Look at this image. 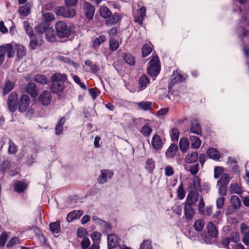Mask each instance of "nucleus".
Instances as JSON below:
<instances>
[{
	"label": "nucleus",
	"mask_w": 249,
	"mask_h": 249,
	"mask_svg": "<svg viewBox=\"0 0 249 249\" xmlns=\"http://www.w3.org/2000/svg\"><path fill=\"white\" fill-rule=\"evenodd\" d=\"M81 247L83 249H99V246L98 244H93L88 249L90 245V242L89 238L84 237L81 243Z\"/></svg>",
	"instance_id": "20"
},
{
	"label": "nucleus",
	"mask_w": 249,
	"mask_h": 249,
	"mask_svg": "<svg viewBox=\"0 0 249 249\" xmlns=\"http://www.w3.org/2000/svg\"><path fill=\"white\" fill-rule=\"evenodd\" d=\"M8 235L6 232H2L0 235V246L3 247L5 245Z\"/></svg>",
	"instance_id": "58"
},
{
	"label": "nucleus",
	"mask_w": 249,
	"mask_h": 249,
	"mask_svg": "<svg viewBox=\"0 0 249 249\" xmlns=\"http://www.w3.org/2000/svg\"><path fill=\"white\" fill-rule=\"evenodd\" d=\"M227 193V185H222L218 189V194L221 196H224L226 195Z\"/></svg>",
	"instance_id": "62"
},
{
	"label": "nucleus",
	"mask_w": 249,
	"mask_h": 249,
	"mask_svg": "<svg viewBox=\"0 0 249 249\" xmlns=\"http://www.w3.org/2000/svg\"><path fill=\"white\" fill-rule=\"evenodd\" d=\"M66 119L64 117H62L59 120L55 127V134L56 135H60L62 133L63 130V125Z\"/></svg>",
	"instance_id": "32"
},
{
	"label": "nucleus",
	"mask_w": 249,
	"mask_h": 249,
	"mask_svg": "<svg viewBox=\"0 0 249 249\" xmlns=\"http://www.w3.org/2000/svg\"><path fill=\"white\" fill-rule=\"evenodd\" d=\"M231 179L230 175L227 173L222 174L220 179L218 181V183H220L222 185H227Z\"/></svg>",
	"instance_id": "42"
},
{
	"label": "nucleus",
	"mask_w": 249,
	"mask_h": 249,
	"mask_svg": "<svg viewBox=\"0 0 249 249\" xmlns=\"http://www.w3.org/2000/svg\"><path fill=\"white\" fill-rule=\"evenodd\" d=\"M34 80L36 82L41 84H46L48 82V79L45 75L40 74H36L34 78Z\"/></svg>",
	"instance_id": "41"
},
{
	"label": "nucleus",
	"mask_w": 249,
	"mask_h": 249,
	"mask_svg": "<svg viewBox=\"0 0 249 249\" xmlns=\"http://www.w3.org/2000/svg\"><path fill=\"white\" fill-rule=\"evenodd\" d=\"M113 176V172L109 170H102L101 175L98 178V181L99 183L104 184L107 178H110Z\"/></svg>",
	"instance_id": "9"
},
{
	"label": "nucleus",
	"mask_w": 249,
	"mask_h": 249,
	"mask_svg": "<svg viewBox=\"0 0 249 249\" xmlns=\"http://www.w3.org/2000/svg\"><path fill=\"white\" fill-rule=\"evenodd\" d=\"M16 51H17V56L18 59L24 57L26 54V49L21 44H15Z\"/></svg>",
	"instance_id": "25"
},
{
	"label": "nucleus",
	"mask_w": 249,
	"mask_h": 249,
	"mask_svg": "<svg viewBox=\"0 0 249 249\" xmlns=\"http://www.w3.org/2000/svg\"><path fill=\"white\" fill-rule=\"evenodd\" d=\"M191 146L195 149H198L201 145V141L196 136H193L190 137Z\"/></svg>",
	"instance_id": "36"
},
{
	"label": "nucleus",
	"mask_w": 249,
	"mask_h": 249,
	"mask_svg": "<svg viewBox=\"0 0 249 249\" xmlns=\"http://www.w3.org/2000/svg\"><path fill=\"white\" fill-rule=\"evenodd\" d=\"M145 12L146 8L144 7H142L138 10L134 17V21L139 24H142L145 15Z\"/></svg>",
	"instance_id": "13"
},
{
	"label": "nucleus",
	"mask_w": 249,
	"mask_h": 249,
	"mask_svg": "<svg viewBox=\"0 0 249 249\" xmlns=\"http://www.w3.org/2000/svg\"><path fill=\"white\" fill-rule=\"evenodd\" d=\"M17 151V146L11 141L9 142L8 152L11 154H15Z\"/></svg>",
	"instance_id": "59"
},
{
	"label": "nucleus",
	"mask_w": 249,
	"mask_h": 249,
	"mask_svg": "<svg viewBox=\"0 0 249 249\" xmlns=\"http://www.w3.org/2000/svg\"><path fill=\"white\" fill-rule=\"evenodd\" d=\"M151 144L154 149L159 151L162 148L163 143L160 137L156 134L152 138Z\"/></svg>",
	"instance_id": "12"
},
{
	"label": "nucleus",
	"mask_w": 249,
	"mask_h": 249,
	"mask_svg": "<svg viewBox=\"0 0 249 249\" xmlns=\"http://www.w3.org/2000/svg\"><path fill=\"white\" fill-rule=\"evenodd\" d=\"M60 229V223L59 222H53L50 224V229L53 234L59 233Z\"/></svg>",
	"instance_id": "43"
},
{
	"label": "nucleus",
	"mask_w": 249,
	"mask_h": 249,
	"mask_svg": "<svg viewBox=\"0 0 249 249\" xmlns=\"http://www.w3.org/2000/svg\"><path fill=\"white\" fill-rule=\"evenodd\" d=\"M138 107L144 110H150L151 109V103L150 102H141L138 103Z\"/></svg>",
	"instance_id": "48"
},
{
	"label": "nucleus",
	"mask_w": 249,
	"mask_h": 249,
	"mask_svg": "<svg viewBox=\"0 0 249 249\" xmlns=\"http://www.w3.org/2000/svg\"><path fill=\"white\" fill-rule=\"evenodd\" d=\"M173 211L178 216L182 213V207L179 203H176L172 207Z\"/></svg>",
	"instance_id": "57"
},
{
	"label": "nucleus",
	"mask_w": 249,
	"mask_h": 249,
	"mask_svg": "<svg viewBox=\"0 0 249 249\" xmlns=\"http://www.w3.org/2000/svg\"><path fill=\"white\" fill-rule=\"evenodd\" d=\"M55 30L56 35L59 38L68 37L71 35L70 27L63 21H60L56 24Z\"/></svg>",
	"instance_id": "3"
},
{
	"label": "nucleus",
	"mask_w": 249,
	"mask_h": 249,
	"mask_svg": "<svg viewBox=\"0 0 249 249\" xmlns=\"http://www.w3.org/2000/svg\"><path fill=\"white\" fill-rule=\"evenodd\" d=\"M83 213L81 210L73 211L68 214L67 220L69 222H71L74 219L79 218Z\"/></svg>",
	"instance_id": "21"
},
{
	"label": "nucleus",
	"mask_w": 249,
	"mask_h": 249,
	"mask_svg": "<svg viewBox=\"0 0 249 249\" xmlns=\"http://www.w3.org/2000/svg\"><path fill=\"white\" fill-rule=\"evenodd\" d=\"M145 168L149 172H151L154 169L155 163L152 159L146 160Z\"/></svg>",
	"instance_id": "51"
},
{
	"label": "nucleus",
	"mask_w": 249,
	"mask_h": 249,
	"mask_svg": "<svg viewBox=\"0 0 249 249\" xmlns=\"http://www.w3.org/2000/svg\"><path fill=\"white\" fill-rule=\"evenodd\" d=\"M83 12L88 19H91L94 14L95 8L89 2L85 1L83 4Z\"/></svg>",
	"instance_id": "5"
},
{
	"label": "nucleus",
	"mask_w": 249,
	"mask_h": 249,
	"mask_svg": "<svg viewBox=\"0 0 249 249\" xmlns=\"http://www.w3.org/2000/svg\"><path fill=\"white\" fill-rule=\"evenodd\" d=\"M150 82L149 77L146 75H142L139 79V84L140 85V90L145 89L148 84Z\"/></svg>",
	"instance_id": "24"
},
{
	"label": "nucleus",
	"mask_w": 249,
	"mask_h": 249,
	"mask_svg": "<svg viewBox=\"0 0 249 249\" xmlns=\"http://www.w3.org/2000/svg\"><path fill=\"white\" fill-rule=\"evenodd\" d=\"M189 141L187 138H181L179 141V147L182 152H185L189 147Z\"/></svg>",
	"instance_id": "37"
},
{
	"label": "nucleus",
	"mask_w": 249,
	"mask_h": 249,
	"mask_svg": "<svg viewBox=\"0 0 249 249\" xmlns=\"http://www.w3.org/2000/svg\"><path fill=\"white\" fill-rule=\"evenodd\" d=\"M57 59L61 62L67 63L70 65L73 66L74 68H77L78 67V65L72 61H71L70 59L62 56L60 55L57 57Z\"/></svg>",
	"instance_id": "39"
},
{
	"label": "nucleus",
	"mask_w": 249,
	"mask_h": 249,
	"mask_svg": "<svg viewBox=\"0 0 249 249\" xmlns=\"http://www.w3.org/2000/svg\"><path fill=\"white\" fill-rule=\"evenodd\" d=\"M74 81L82 89H86L87 87L86 85L80 81L79 77L76 75H74L72 76Z\"/></svg>",
	"instance_id": "60"
},
{
	"label": "nucleus",
	"mask_w": 249,
	"mask_h": 249,
	"mask_svg": "<svg viewBox=\"0 0 249 249\" xmlns=\"http://www.w3.org/2000/svg\"><path fill=\"white\" fill-rule=\"evenodd\" d=\"M178 146L177 144H171L165 152V157L167 159H173L175 156Z\"/></svg>",
	"instance_id": "18"
},
{
	"label": "nucleus",
	"mask_w": 249,
	"mask_h": 249,
	"mask_svg": "<svg viewBox=\"0 0 249 249\" xmlns=\"http://www.w3.org/2000/svg\"><path fill=\"white\" fill-rule=\"evenodd\" d=\"M67 79L65 74L56 72L53 74L51 78L52 84L50 90L53 93H58L62 91L65 88L64 83Z\"/></svg>",
	"instance_id": "1"
},
{
	"label": "nucleus",
	"mask_w": 249,
	"mask_h": 249,
	"mask_svg": "<svg viewBox=\"0 0 249 249\" xmlns=\"http://www.w3.org/2000/svg\"><path fill=\"white\" fill-rule=\"evenodd\" d=\"M140 131L144 136L147 137L150 135L152 132V128L149 124H146L142 128Z\"/></svg>",
	"instance_id": "50"
},
{
	"label": "nucleus",
	"mask_w": 249,
	"mask_h": 249,
	"mask_svg": "<svg viewBox=\"0 0 249 249\" xmlns=\"http://www.w3.org/2000/svg\"><path fill=\"white\" fill-rule=\"evenodd\" d=\"M190 131L191 132L198 135L201 133V128L199 126V124H198L197 120H194L191 122L190 125Z\"/></svg>",
	"instance_id": "29"
},
{
	"label": "nucleus",
	"mask_w": 249,
	"mask_h": 249,
	"mask_svg": "<svg viewBox=\"0 0 249 249\" xmlns=\"http://www.w3.org/2000/svg\"><path fill=\"white\" fill-rule=\"evenodd\" d=\"M239 234L237 232H233L231 234L230 239L227 238L223 241L224 244H228L230 242V240L234 242H237L239 241Z\"/></svg>",
	"instance_id": "38"
},
{
	"label": "nucleus",
	"mask_w": 249,
	"mask_h": 249,
	"mask_svg": "<svg viewBox=\"0 0 249 249\" xmlns=\"http://www.w3.org/2000/svg\"><path fill=\"white\" fill-rule=\"evenodd\" d=\"M223 172V169L220 167H216L214 170V177L215 178H218Z\"/></svg>",
	"instance_id": "63"
},
{
	"label": "nucleus",
	"mask_w": 249,
	"mask_h": 249,
	"mask_svg": "<svg viewBox=\"0 0 249 249\" xmlns=\"http://www.w3.org/2000/svg\"><path fill=\"white\" fill-rule=\"evenodd\" d=\"M207 229L209 235L212 237H216L218 234V231L212 222H210L207 225Z\"/></svg>",
	"instance_id": "22"
},
{
	"label": "nucleus",
	"mask_w": 249,
	"mask_h": 249,
	"mask_svg": "<svg viewBox=\"0 0 249 249\" xmlns=\"http://www.w3.org/2000/svg\"><path fill=\"white\" fill-rule=\"evenodd\" d=\"M55 13L58 16L65 18H72L76 14V10L70 6H59L55 9Z\"/></svg>",
	"instance_id": "4"
},
{
	"label": "nucleus",
	"mask_w": 249,
	"mask_h": 249,
	"mask_svg": "<svg viewBox=\"0 0 249 249\" xmlns=\"http://www.w3.org/2000/svg\"><path fill=\"white\" fill-rule=\"evenodd\" d=\"M189 188L190 189L196 192H197L198 190H200V179L198 177H195L193 178L192 182L190 183L189 185Z\"/></svg>",
	"instance_id": "26"
},
{
	"label": "nucleus",
	"mask_w": 249,
	"mask_h": 249,
	"mask_svg": "<svg viewBox=\"0 0 249 249\" xmlns=\"http://www.w3.org/2000/svg\"><path fill=\"white\" fill-rule=\"evenodd\" d=\"M177 194L178 196L180 199H182L185 197V192L183 189L182 184H181L178 187Z\"/></svg>",
	"instance_id": "56"
},
{
	"label": "nucleus",
	"mask_w": 249,
	"mask_h": 249,
	"mask_svg": "<svg viewBox=\"0 0 249 249\" xmlns=\"http://www.w3.org/2000/svg\"><path fill=\"white\" fill-rule=\"evenodd\" d=\"M52 100V95L51 93L48 91H44L42 92L39 97V100L43 105H49Z\"/></svg>",
	"instance_id": "14"
},
{
	"label": "nucleus",
	"mask_w": 249,
	"mask_h": 249,
	"mask_svg": "<svg viewBox=\"0 0 249 249\" xmlns=\"http://www.w3.org/2000/svg\"><path fill=\"white\" fill-rule=\"evenodd\" d=\"M230 201L232 206L235 209L239 208L241 205L240 200L236 196H232Z\"/></svg>",
	"instance_id": "44"
},
{
	"label": "nucleus",
	"mask_w": 249,
	"mask_h": 249,
	"mask_svg": "<svg viewBox=\"0 0 249 249\" xmlns=\"http://www.w3.org/2000/svg\"><path fill=\"white\" fill-rule=\"evenodd\" d=\"M199 199V194L197 192L192 190L188 195L185 204L190 206L195 205Z\"/></svg>",
	"instance_id": "7"
},
{
	"label": "nucleus",
	"mask_w": 249,
	"mask_h": 249,
	"mask_svg": "<svg viewBox=\"0 0 249 249\" xmlns=\"http://www.w3.org/2000/svg\"><path fill=\"white\" fill-rule=\"evenodd\" d=\"M46 37L49 41H53L54 40V32L52 28H47L46 30Z\"/></svg>",
	"instance_id": "45"
},
{
	"label": "nucleus",
	"mask_w": 249,
	"mask_h": 249,
	"mask_svg": "<svg viewBox=\"0 0 249 249\" xmlns=\"http://www.w3.org/2000/svg\"><path fill=\"white\" fill-rule=\"evenodd\" d=\"M15 191L18 193L23 192L27 188V185L20 181H17L14 184Z\"/></svg>",
	"instance_id": "30"
},
{
	"label": "nucleus",
	"mask_w": 249,
	"mask_h": 249,
	"mask_svg": "<svg viewBox=\"0 0 249 249\" xmlns=\"http://www.w3.org/2000/svg\"><path fill=\"white\" fill-rule=\"evenodd\" d=\"M107 40L105 35H102L92 39V45L94 49H97L102 43L105 42Z\"/></svg>",
	"instance_id": "23"
},
{
	"label": "nucleus",
	"mask_w": 249,
	"mask_h": 249,
	"mask_svg": "<svg viewBox=\"0 0 249 249\" xmlns=\"http://www.w3.org/2000/svg\"><path fill=\"white\" fill-rule=\"evenodd\" d=\"M230 190L231 193L241 195L243 192L241 186L236 183H232L230 185Z\"/></svg>",
	"instance_id": "28"
},
{
	"label": "nucleus",
	"mask_w": 249,
	"mask_h": 249,
	"mask_svg": "<svg viewBox=\"0 0 249 249\" xmlns=\"http://www.w3.org/2000/svg\"><path fill=\"white\" fill-rule=\"evenodd\" d=\"M25 91L32 97H36L38 92L36 85L33 82L29 83L26 86Z\"/></svg>",
	"instance_id": "15"
},
{
	"label": "nucleus",
	"mask_w": 249,
	"mask_h": 249,
	"mask_svg": "<svg viewBox=\"0 0 249 249\" xmlns=\"http://www.w3.org/2000/svg\"><path fill=\"white\" fill-rule=\"evenodd\" d=\"M241 232L243 235V242L247 246H249V227L242 223L240 225Z\"/></svg>",
	"instance_id": "11"
},
{
	"label": "nucleus",
	"mask_w": 249,
	"mask_h": 249,
	"mask_svg": "<svg viewBox=\"0 0 249 249\" xmlns=\"http://www.w3.org/2000/svg\"><path fill=\"white\" fill-rule=\"evenodd\" d=\"M91 237L95 243L94 244H97L101 238V234L100 232L94 231L92 233Z\"/></svg>",
	"instance_id": "55"
},
{
	"label": "nucleus",
	"mask_w": 249,
	"mask_h": 249,
	"mask_svg": "<svg viewBox=\"0 0 249 249\" xmlns=\"http://www.w3.org/2000/svg\"><path fill=\"white\" fill-rule=\"evenodd\" d=\"M86 66L89 67L93 73L97 72L99 70V67L96 64L93 63L91 61L87 60L85 62Z\"/></svg>",
	"instance_id": "49"
},
{
	"label": "nucleus",
	"mask_w": 249,
	"mask_h": 249,
	"mask_svg": "<svg viewBox=\"0 0 249 249\" xmlns=\"http://www.w3.org/2000/svg\"><path fill=\"white\" fill-rule=\"evenodd\" d=\"M122 57L124 61L130 65H134L135 64V58L131 54L124 53L122 54Z\"/></svg>",
	"instance_id": "35"
},
{
	"label": "nucleus",
	"mask_w": 249,
	"mask_h": 249,
	"mask_svg": "<svg viewBox=\"0 0 249 249\" xmlns=\"http://www.w3.org/2000/svg\"><path fill=\"white\" fill-rule=\"evenodd\" d=\"M152 50V48L149 45H144L142 50V56L145 57L148 56L151 53Z\"/></svg>",
	"instance_id": "52"
},
{
	"label": "nucleus",
	"mask_w": 249,
	"mask_h": 249,
	"mask_svg": "<svg viewBox=\"0 0 249 249\" xmlns=\"http://www.w3.org/2000/svg\"><path fill=\"white\" fill-rule=\"evenodd\" d=\"M100 15L104 18H107L111 15L110 10L107 7L102 6L100 8Z\"/></svg>",
	"instance_id": "40"
},
{
	"label": "nucleus",
	"mask_w": 249,
	"mask_h": 249,
	"mask_svg": "<svg viewBox=\"0 0 249 249\" xmlns=\"http://www.w3.org/2000/svg\"><path fill=\"white\" fill-rule=\"evenodd\" d=\"M118 41L113 38H110L109 41V47L111 51H115L119 48Z\"/></svg>",
	"instance_id": "54"
},
{
	"label": "nucleus",
	"mask_w": 249,
	"mask_h": 249,
	"mask_svg": "<svg viewBox=\"0 0 249 249\" xmlns=\"http://www.w3.org/2000/svg\"><path fill=\"white\" fill-rule=\"evenodd\" d=\"M30 98L27 95L21 96L18 102V110L21 112L25 111L29 105Z\"/></svg>",
	"instance_id": "6"
},
{
	"label": "nucleus",
	"mask_w": 249,
	"mask_h": 249,
	"mask_svg": "<svg viewBox=\"0 0 249 249\" xmlns=\"http://www.w3.org/2000/svg\"><path fill=\"white\" fill-rule=\"evenodd\" d=\"M198 160V153L194 152L188 153L185 158V161L187 163H194Z\"/></svg>",
	"instance_id": "27"
},
{
	"label": "nucleus",
	"mask_w": 249,
	"mask_h": 249,
	"mask_svg": "<svg viewBox=\"0 0 249 249\" xmlns=\"http://www.w3.org/2000/svg\"><path fill=\"white\" fill-rule=\"evenodd\" d=\"M151 242L149 240H144L141 244L140 249H152Z\"/></svg>",
	"instance_id": "61"
},
{
	"label": "nucleus",
	"mask_w": 249,
	"mask_h": 249,
	"mask_svg": "<svg viewBox=\"0 0 249 249\" xmlns=\"http://www.w3.org/2000/svg\"><path fill=\"white\" fill-rule=\"evenodd\" d=\"M30 8L31 4L29 3H26L19 8V12L22 16L26 17L30 13Z\"/></svg>",
	"instance_id": "34"
},
{
	"label": "nucleus",
	"mask_w": 249,
	"mask_h": 249,
	"mask_svg": "<svg viewBox=\"0 0 249 249\" xmlns=\"http://www.w3.org/2000/svg\"><path fill=\"white\" fill-rule=\"evenodd\" d=\"M207 153L210 158L213 160H218L220 157L219 152L213 148H209Z\"/></svg>",
	"instance_id": "31"
},
{
	"label": "nucleus",
	"mask_w": 249,
	"mask_h": 249,
	"mask_svg": "<svg viewBox=\"0 0 249 249\" xmlns=\"http://www.w3.org/2000/svg\"><path fill=\"white\" fill-rule=\"evenodd\" d=\"M170 136L172 141H177L179 138V131L177 128H173L170 131Z\"/></svg>",
	"instance_id": "47"
},
{
	"label": "nucleus",
	"mask_w": 249,
	"mask_h": 249,
	"mask_svg": "<svg viewBox=\"0 0 249 249\" xmlns=\"http://www.w3.org/2000/svg\"><path fill=\"white\" fill-rule=\"evenodd\" d=\"M77 234L78 237L84 238L87 234V231L85 229L81 228L77 230Z\"/></svg>",
	"instance_id": "64"
},
{
	"label": "nucleus",
	"mask_w": 249,
	"mask_h": 249,
	"mask_svg": "<svg viewBox=\"0 0 249 249\" xmlns=\"http://www.w3.org/2000/svg\"><path fill=\"white\" fill-rule=\"evenodd\" d=\"M15 83L12 81H7L3 87V94L4 95L9 92L14 88Z\"/></svg>",
	"instance_id": "33"
},
{
	"label": "nucleus",
	"mask_w": 249,
	"mask_h": 249,
	"mask_svg": "<svg viewBox=\"0 0 249 249\" xmlns=\"http://www.w3.org/2000/svg\"><path fill=\"white\" fill-rule=\"evenodd\" d=\"M185 79L183 76L178 71H174L171 76L169 88L170 89L175 85L181 83Z\"/></svg>",
	"instance_id": "8"
},
{
	"label": "nucleus",
	"mask_w": 249,
	"mask_h": 249,
	"mask_svg": "<svg viewBox=\"0 0 249 249\" xmlns=\"http://www.w3.org/2000/svg\"><path fill=\"white\" fill-rule=\"evenodd\" d=\"M15 44L14 43H8L4 45H2L4 47L5 53L7 52V56L8 58H12L15 56L16 48Z\"/></svg>",
	"instance_id": "16"
},
{
	"label": "nucleus",
	"mask_w": 249,
	"mask_h": 249,
	"mask_svg": "<svg viewBox=\"0 0 249 249\" xmlns=\"http://www.w3.org/2000/svg\"><path fill=\"white\" fill-rule=\"evenodd\" d=\"M112 19H107L106 21V23L108 26H111L112 24H115L118 22L121 19L120 16L117 14H115L113 15L111 18Z\"/></svg>",
	"instance_id": "46"
},
{
	"label": "nucleus",
	"mask_w": 249,
	"mask_h": 249,
	"mask_svg": "<svg viewBox=\"0 0 249 249\" xmlns=\"http://www.w3.org/2000/svg\"><path fill=\"white\" fill-rule=\"evenodd\" d=\"M184 214L186 219L190 220L193 218L195 211L192 206L184 204Z\"/></svg>",
	"instance_id": "19"
},
{
	"label": "nucleus",
	"mask_w": 249,
	"mask_h": 249,
	"mask_svg": "<svg viewBox=\"0 0 249 249\" xmlns=\"http://www.w3.org/2000/svg\"><path fill=\"white\" fill-rule=\"evenodd\" d=\"M18 99V95L15 93H12L9 96L8 99V106L11 111L14 112L16 110Z\"/></svg>",
	"instance_id": "10"
},
{
	"label": "nucleus",
	"mask_w": 249,
	"mask_h": 249,
	"mask_svg": "<svg viewBox=\"0 0 249 249\" xmlns=\"http://www.w3.org/2000/svg\"><path fill=\"white\" fill-rule=\"evenodd\" d=\"M119 242L117 235L115 234H111L107 237V246L108 249H112L116 247Z\"/></svg>",
	"instance_id": "17"
},
{
	"label": "nucleus",
	"mask_w": 249,
	"mask_h": 249,
	"mask_svg": "<svg viewBox=\"0 0 249 249\" xmlns=\"http://www.w3.org/2000/svg\"><path fill=\"white\" fill-rule=\"evenodd\" d=\"M149 67L147 69L148 74L152 77H156L160 73V66L158 55L153 56L149 61Z\"/></svg>",
	"instance_id": "2"
},
{
	"label": "nucleus",
	"mask_w": 249,
	"mask_h": 249,
	"mask_svg": "<svg viewBox=\"0 0 249 249\" xmlns=\"http://www.w3.org/2000/svg\"><path fill=\"white\" fill-rule=\"evenodd\" d=\"M204 226V222L202 219H198L196 220L194 225V227L195 230L197 231H201Z\"/></svg>",
	"instance_id": "53"
}]
</instances>
